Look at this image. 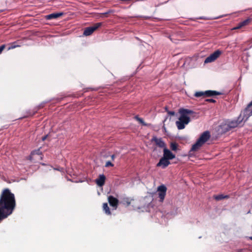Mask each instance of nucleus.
Segmentation results:
<instances>
[{
    "instance_id": "25",
    "label": "nucleus",
    "mask_w": 252,
    "mask_h": 252,
    "mask_svg": "<svg viewBox=\"0 0 252 252\" xmlns=\"http://www.w3.org/2000/svg\"><path fill=\"white\" fill-rule=\"evenodd\" d=\"M5 45H2L1 46H0V54L2 52V51L4 50L5 48Z\"/></svg>"
},
{
    "instance_id": "29",
    "label": "nucleus",
    "mask_w": 252,
    "mask_h": 252,
    "mask_svg": "<svg viewBox=\"0 0 252 252\" xmlns=\"http://www.w3.org/2000/svg\"><path fill=\"white\" fill-rule=\"evenodd\" d=\"M38 152H39V151H37V152H33L32 153V155H33L34 154H38Z\"/></svg>"
},
{
    "instance_id": "6",
    "label": "nucleus",
    "mask_w": 252,
    "mask_h": 252,
    "mask_svg": "<svg viewBox=\"0 0 252 252\" xmlns=\"http://www.w3.org/2000/svg\"><path fill=\"white\" fill-rule=\"evenodd\" d=\"M222 54V52L219 50L216 51L213 54H211L205 60V63H210L217 60Z\"/></svg>"
},
{
    "instance_id": "27",
    "label": "nucleus",
    "mask_w": 252,
    "mask_h": 252,
    "mask_svg": "<svg viewBox=\"0 0 252 252\" xmlns=\"http://www.w3.org/2000/svg\"><path fill=\"white\" fill-rule=\"evenodd\" d=\"M18 46H15V45H14V46H12L11 47H9V48H8V50H10V49H11L15 48H16V47H18Z\"/></svg>"
},
{
    "instance_id": "21",
    "label": "nucleus",
    "mask_w": 252,
    "mask_h": 252,
    "mask_svg": "<svg viewBox=\"0 0 252 252\" xmlns=\"http://www.w3.org/2000/svg\"><path fill=\"white\" fill-rule=\"evenodd\" d=\"M244 27V26L242 25V24L241 23H240L238 25V26L234 28L233 29V30H237V29H239L240 28H241L242 27Z\"/></svg>"
},
{
    "instance_id": "4",
    "label": "nucleus",
    "mask_w": 252,
    "mask_h": 252,
    "mask_svg": "<svg viewBox=\"0 0 252 252\" xmlns=\"http://www.w3.org/2000/svg\"><path fill=\"white\" fill-rule=\"evenodd\" d=\"M210 136L209 132H203L197 142L192 146L191 150L193 151L198 150L209 139Z\"/></svg>"
},
{
    "instance_id": "22",
    "label": "nucleus",
    "mask_w": 252,
    "mask_h": 252,
    "mask_svg": "<svg viewBox=\"0 0 252 252\" xmlns=\"http://www.w3.org/2000/svg\"><path fill=\"white\" fill-rule=\"evenodd\" d=\"M136 119L140 123L142 124L143 125H146V124H145V123L144 122L143 120L142 119L136 118Z\"/></svg>"
},
{
    "instance_id": "11",
    "label": "nucleus",
    "mask_w": 252,
    "mask_h": 252,
    "mask_svg": "<svg viewBox=\"0 0 252 252\" xmlns=\"http://www.w3.org/2000/svg\"><path fill=\"white\" fill-rule=\"evenodd\" d=\"M163 157L170 160L174 158L175 156L166 147H164L163 149Z\"/></svg>"
},
{
    "instance_id": "9",
    "label": "nucleus",
    "mask_w": 252,
    "mask_h": 252,
    "mask_svg": "<svg viewBox=\"0 0 252 252\" xmlns=\"http://www.w3.org/2000/svg\"><path fill=\"white\" fill-rule=\"evenodd\" d=\"M167 189L164 185H161L158 188V197L160 198V201L163 202L166 195Z\"/></svg>"
},
{
    "instance_id": "1",
    "label": "nucleus",
    "mask_w": 252,
    "mask_h": 252,
    "mask_svg": "<svg viewBox=\"0 0 252 252\" xmlns=\"http://www.w3.org/2000/svg\"><path fill=\"white\" fill-rule=\"evenodd\" d=\"M15 205L14 194L8 189H4L0 197V220L5 219L11 214Z\"/></svg>"
},
{
    "instance_id": "10",
    "label": "nucleus",
    "mask_w": 252,
    "mask_h": 252,
    "mask_svg": "<svg viewBox=\"0 0 252 252\" xmlns=\"http://www.w3.org/2000/svg\"><path fill=\"white\" fill-rule=\"evenodd\" d=\"M108 201L110 206H112L114 210H116L118 205V200L112 196H109L108 197Z\"/></svg>"
},
{
    "instance_id": "20",
    "label": "nucleus",
    "mask_w": 252,
    "mask_h": 252,
    "mask_svg": "<svg viewBox=\"0 0 252 252\" xmlns=\"http://www.w3.org/2000/svg\"><path fill=\"white\" fill-rule=\"evenodd\" d=\"M251 22V19H248L244 21H243L242 22H241V23L242 24V25L244 26H245L246 25H248Z\"/></svg>"
},
{
    "instance_id": "24",
    "label": "nucleus",
    "mask_w": 252,
    "mask_h": 252,
    "mask_svg": "<svg viewBox=\"0 0 252 252\" xmlns=\"http://www.w3.org/2000/svg\"><path fill=\"white\" fill-rule=\"evenodd\" d=\"M165 109L166 111L167 112L168 114L170 115H174L175 112L174 111H169L167 110V108H165Z\"/></svg>"
},
{
    "instance_id": "28",
    "label": "nucleus",
    "mask_w": 252,
    "mask_h": 252,
    "mask_svg": "<svg viewBox=\"0 0 252 252\" xmlns=\"http://www.w3.org/2000/svg\"><path fill=\"white\" fill-rule=\"evenodd\" d=\"M207 101L211 102H215V100L214 99H207Z\"/></svg>"
},
{
    "instance_id": "30",
    "label": "nucleus",
    "mask_w": 252,
    "mask_h": 252,
    "mask_svg": "<svg viewBox=\"0 0 252 252\" xmlns=\"http://www.w3.org/2000/svg\"><path fill=\"white\" fill-rule=\"evenodd\" d=\"M111 158L112 160H114V158H115V155H113L111 156Z\"/></svg>"
},
{
    "instance_id": "7",
    "label": "nucleus",
    "mask_w": 252,
    "mask_h": 252,
    "mask_svg": "<svg viewBox=\"0 0 252 252\" xmlns=\"http://www.w3.org/2000/svg\"><path fill=\"white\" fill-rule=\"evenodd\" d=\"M101 26V23H97L94 24L93 26L87 28L84 32V35L86 36H89L91 35L94 31Z\"/></svg>"
},
{
    "instance_id": "13",
    "label": "nucleus",
    "mask_w": 252,
    "mask_h": 252,
    "mask_svg": "<svg viewBox=\"0 0 252 252\" xmlns=\"http://www.w3.org/2000/svg\"><path fill=\"white\" fill-rule=\"evenodd\" d=\"M152 141L154 142L159 147L163 148V149L164 147H166L165 144L161 138H158L155 137L152 139Z\"/></svg>"
},
{
    "instance_id": "23",
    "label": "nucleus",
    "mask_w": 252,
    "mask_h": 252,
    "mask_svg": "<svg viewBox=\"0 0 252 252\" xmlns=\"http://www.w3.org/2000/svg\"><path fill=\"white\" fill-rule=\"evenodd\" d=\"M113 164H112L110 161H107L105 164L106 167L113 166Z\"/></svg>"
},
{
    "instance_id": "2",
    "label": "nucleus",
    "mask_w": 252,
    "mask_h": 252,
    "mask_svg": "<svg viewBox=\"0 0 252 252\" xmlns=\"http://www.w3.org/2000/svg\"><path fill=\"white\" fill-rule=\"evenodd\" d=\"M179 113L180 117L178 120L176 121V125L179 129H183L185 126L189 123L190 115L193 113V112L189 109H180Z\"/></svg>"
},
{
    "instance_id": "8",
    "label": "nucleus",
    "mask_w": 252,
    "mask_h": 252,
    "mask_svg": "<svg viewBox=\"0 0 252 252\" xmlns=\"http://www.w3.org/2000/svg\"><path fill=\"white\" fill-rule=\"evenodd\" d=\"M219 94H220V93L216 91H206L205 92H196L195 94V96L196 97H200V96H204V95H206L207 96H210L218 95Z\"/></svg>"
},
{
    "instance_id": "19",
    "label": "nucleus",
    "mask_w": 252,
    "mask_h": 252,
    "mask_svg": "<svg viewBox=\"0 0 252 252\" xmlns=\"http://www.w3.org/2000/svg\"><path fill=\"white\" fill-rule=\"evenodd\" d=\"M178 144L176 143L172 142L170 144V148L173 151H176L178 150Z\"/></svg>"
},
{
    "instance_id": "32",
    "label": "nucleus",
    "mask_w": 252,
    "mask_h": 252,
    "mask_svg": "<svg viewBox=\"0 0 252 252\" xmlns=\"http://www.w3.org/2000/svg\"><path fill=\"white\" fill-rule=\"evenodd\" d=\"M249 239L251 240L252 241V237H249Z\"/></svg>"
},
{
    "instance_id": "5",
    "label": "nucleus",
    "mask_w": 252,
    "mask_h": 252,
    "mask_svg": "<svg viewBox=\"0 0 252 252\" xmlns=\"http://www.w3.org/2000/svg\"><path fill=\"white\" fill-rule=\"evenodd\" d=\"M240 124V122H238L237 121H233L231 122H228L225 124L220 126V128L222 129L221 132H225L229 130L231 128H234L238 126Z\"/></svg>"
},
{
    "instance_id": "16",
    "label": "nucleus",
    "mask_w": 252,
    "mask_h": 252,
    "mask_svg": "<svg viewBox=\"0 0 252 252\" xmlns=\"http://www.w3.org/2000/svg\"><path fill=\"white\" fill-rule=\"evenodd\" d=\"M246 113L249 116L252 115V101L249 104L246 108Z\"/></svg>"
},
{
    "instance_id": "26",
    "label": "nucleus",
    "mask_w": 252,
    "mask_h": 252,
    "mask_svg": "<svg viewBox=\"0 0 252 252\" xmlns=\"http://www.w3.org/2000/svg\"><path fill=\"white\" fill-rule=\"evenodd\" d=\"M127 200H129V199H127ZM131 200H133L131 199L129 201H126L127 205H129L132 204L134 206V205L132 203V202H133Z\"/></svg>"
},
{
    "instance_id": "12",
    "label": "nucleus",
    "mask_w": 252,
    "mask_h": 252,
    "mask_svg": "<svg viewBox=\"0 0 252 252\" xmlns=\"http://www.w3.org/2000/svg\"><path fill=\"white\" fill-rule=\"evenodd\" d=\"M170 163L169 160L163 157L160 159L159 162L157 164L158 166H160L162 168L167 167Z\"/></svg>"
},
{
    "instance_id": "3",
    "label": "nucleus",
    "mask_w": 252,
    "mask_h": 252,
    "mask_svg": "<svg viewBox=\"0 0 252 252\" xmlns=\"http://www.w3.org/2000/svg\"><path fill=\"white\" fill-rule=\"evenodd\" d=\"M131 201L134 202L132 203L134 205L135 209L142 212L150 211V203L152 201L151 197L146 196L141 199L139 201Z\"/></svg>"
},
{
    "instance_id": "15",
    "label": "nucleus",
    "mask_w": 252,
    "mask_h": 252,
    "mask_svg": "<svg viewBox=\"0 0 252 252\" xmlns=\"http://www.w3.org/2000/svg\"><path fill=\"white\" fill-rule=\"evenodd\" d=\"M105 181V177L104 175H99L98 178L96 180V183L98 186L101 187L104 185Z\"/></svg>"
},
{
    "instance_id": "18",
    "label": "nucleus",
    "mask_w": 252,
    "mask_h": 252,
    "mask_svg": "<svg viewBox=\"0 0 252 252\" xmlns=\"http://www.w3.org/2000/svg\"><path fill=\"white\" fill-rule=\"evenodd\" d=\"M103 209L106 214L108 215H110L111 214L109 208L108 207V204L107 203H104L103 204Z\"/></svg>"
},
{
    "instance_id": "14",
    "label": "nucleus",
    "mask_w": 252,
    "mask_h": 252,
    "mask_svg": "<svg viewBox=\"0 0 252 252\" xmlns=\"http://www.w3.org/2000/svg\"><path fill=\"white\" fill-rule=\"evenodd\" d=\"M63 12H59L57 13H52L46 16V18L48 20H51L52 19H57L59 17L63 16Z\"/></svg>"
},
{
    "instance_id": "31",
    "label": "nucleus",
    "mask_w": 252,
    "mask_h": 252,
    "mask_svg": "<svg viewBox=\"0 0 252 252\" xmlns=\"http://www.w3.org/2000/svg\"><path fill=\"white\" fill-rule=\"evenodd\" d=\"M46 138V136H44L42 138V140H44Z\"/></svg>"
},
{
    "instance_id": "17",
    "label": "nucleus",
    "mask_w": 252,
    "mask_h": 252,
    "mask_svg": "<svg viewBox=\"0 0 252 252\" xmlns=\"http://www.w3.org/2000/svg\"><path fill=\"white\" fill-rule=\"evenodd\" d=\"M228 197V196L227 195H224L223 194H219L214 196V198L217 201H219L224 198H227Z\"/></svg>"
}]
</instances>
